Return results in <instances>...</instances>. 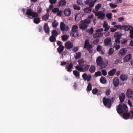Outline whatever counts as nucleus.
I'll use <instances>...</instances> for the list:
<instances>
[{"mask_svg":"<svg viewBox=\"0 0 133 133\" xmlns=\"http://www.w3.org/2000/svg\"><path fill=\"white\" fill-rule=\"evenodd\" d=\"M26 15L27 17L29 18L30 19H32L35 17H38V14L36 12L32 11L30 9H28L27 10L26 12Z\"/></svg>","mask_w":133,"mask_h":133,"instance_id":"1","label":"nucleus"},{"mask_svg":"<svg viewBox=\"0 0 133 133\" xmlns=\"http://www.w3.org/2000/svg\"><path fill=\"white\" fill-rule=\"evenodd\" d=\"M117 110L118 113L119 114L122 113L124 111L127 112L128 111V108L125 104L122 105L119 104L117 107Z\"/></svg>","mask_w":133,"mask_h":133,"instance_id":"2","label":"nucleus"},{"mask_svg":"<svg viewBox=\"0 0 133 133\" xmlns=\"http://www.w3.org/2000/svg\"><path fill=\"white\" fill-rule=\"evenodd\" d=\"M96 62L98 65H100V68L101 69L105 67L106 64L103 63V61L102 57L100 56H98L97 58Z\"/></svg>","mask_w":133,"mask_h":133,"instance_id":"3","label":"nucleus"},{"mask_svg":"<svg viewBox=\"0 0 133 133\" xmlns=\"http://www.w3.org/2000/svg\"><path fill=\"white\" fill-rule=\"evenodd\" d=\"M78 26L76 25H73L72 28V30L71 31V35L72 37H75L78 36Z\"/></svg>","mask_w":133,"mask_h":133,"instance_id":"4","label":"nucleus"},{"mask_svg":"<svg viewBox=\"0 0 133 133\" xmlns=\"http://www.w3.org/2000/svg\"><path fill=\"white\" fill-rule=\"evenodd\" d=\"M103 103L104 105L108 108H110L111 105V100L110 98L104 97L103 99Z\"/></svg>","mask_w":133,"mask_h":133,"instance_id":"5","label":"nucleus"},{"mask_svg":"<svg viewBox=\"0 0 133 133\" xmlns=\"http://www.w3.org/2000/svg\"><path fill=\"white\" fill-rule=\"evenodd\" d=\"M90 23L89 20L85 19L82 21L81 23L79 25V28L82 29H85L87 27V24Z\"/></svg>","mask_w":133,"mask_h":133,"instance_id":"6","label":"nucleus"},{"mask_svg":"<svg viewBox=\"0 0 133 133\" xmlns=\"http://www.w3.org/2000/svg\"><path fill=\"white\" fill-rule=\"evenodd\" d=\"M95 15L99 19H103L105 18V14L102 11H98L95 12Z\"/></svg>","mask_w":133,"mask_h":133,"instance_id":"7","label":"nucleus"},{"mask_svg":"<svg viewBox=\"0 0 133 133\" xmlns=\"http://www.w3.org/2000/svg\"><path fill=\"white\" fill-rule=\"evenodd\" d=\"M126 95L129 98H131L133 97V91L131 89H129L127 90Z\"/></svg>","mask_w":133,"mask_h":133,"instance_id":"8","label":"nucleus"},{"mask_svg":"<svg viewBox=\"0 0 133 133\" xmlns=\"http://www.w3.org/2000/svg\"><path fill=\"white\" fill-rule=\"evenodd\" d=\"M111 42V40L110 38H108L105 39L104 40L105 45L106 46L109 45L111 46L112 44Z\"/></svg>","mask_w":133,"mask_h":133,"instance_id":"9","label":"nucleus"},{"mask_svg":"<svg viewBox=\"0 0 133 133\" xmlns=\"http://www.w3.org/2000/svg\"><path fill=\"white\" fill-rule=\"evenodd\" d=\"M60 29L62 31H67L69 29V28L68 26H66L63 22H62L60 24Z\"/></svg>","mask_w":133,"mask_h":133,"instance_id":"10","label":"nucleus"},{"mask_svg":"<svg viewBox=\"0 0 133 133\" xmlns=\"http://www.w3.org/2000/svg\"><path fill=\"white\" fill-rule=\"evenodd\" d=\"M84 44V48H87V49H88L92 47V45L90 44L89 41L88 39H87L85 41Z\"/></svg>","mask_w":133,"mask_h":133,"instance_id":"11","label":"nucleus"},{"mask_svg":"<svg viewBox=\"0 0 133 133\" xmlns=\"http://www.w3.org/2000/svg\"><path fill=\"white\" fill-rule=\"evenodd\" d=\"M85 4L89 5L91 7H93L95 3V2L93 0H87L85 2Z\"/></svg>","mask_w":133,"mask_h":133,"instance_id":"12","label":"nucleus"},{"mask_svg":"<svg viewBox=\"0 0 133 133\" xmlns=\"http://www.w3.org/2000/svg\"><path fill=\"white\" fill-rule=\"evenodd\" d=\"M96 32V33H94L93 35V37L95 38H101L103 35V33L102 32Z\"/></svg>","mask_w":133,"mask_h":133,"instance_id":"13","label":"nucleus"},{"mask_svg":"<svg viewBox=\"0 0 133 133\" xmlns=\"http://www.w3.org/2000/svg\"><path fill=\"white\" fill-rule=\"evenodd\" d=\"M119 82L118 79L116 77L113 80V84L115 87H117L119 84Z\"/></svg>","mask_w":133,"mask_h":133,"instance_id":"14","label":"nucleus"},{"mask_svg":"<svg viewBox=\"0 0 133 133\" xmlns=\"http://www.w3.org/2000/svg\"><path fill=\"white\" fill-rule=\"evenodd\" d=\"M122 28H123L125 30L128 31L133 29V27L132 26L130 25H123L121 27V29Z\"/></svg>","mask_w":133,"mask_h":133,"instance_id":"15","label":"nucleus"},{"mask_svg":"<svg viewBox=\"0 0 133 133\" xmlns=\"http://www.w3.org/2000/svg\"><path fill=\"white\" fill-rule=\"evenodd\" d=\"M73 67V64L72 63H71L68 65L66 66L65 67V69L66 70L69 72H70L72 71L71 69Z\"/></svg>","mask_w":133,"mask_h":133,"instance_id":"16","label":"nucleus"},{"mask_svg":"<svg viewBox=\"0 0 133 133\" xmlns=\"http://www.w3.org/2000/svg\"><path fill=\"white\" fill-rule=\"evenodd\" d=\"M65 46L66 48L70 49L73 46V45L71 42H67L65 44Z\"/></svg>","mask_w":133,"mask_h":133,"instance_id":"17","label":"nucleus"},{"mask_svg":"<svg viewBox=\"0 0 133 133\" xmlns=\"http://www.w3.org/2000/svg\"><path fill=\"white\" fill-rule=\"evenodd\" d=\"M125 94L123 93H121L119 95V98L121 103H122L124 101L125 98Z\"/></svg>","mask_w":133,"mask_h":133,"instance_id":"18","label":"nucleus"},{"mask_svg":"<svg viewBox=\"0 0 133 133\" xmlns=\"http://www.w3.org/2000/svg\"><path fill=\"white\" fill-rule=\"evenodd\" d=\"M82 77L85 80H87L88 81H89L91 78V76L88 75L86 74H84L82 75Z\"/></svg>","mask_w":133,"mask_h":133,"instance_id":"19","label":"nucleus"},{"mask_svg":"<svg viewBox=\"0 0 133 133\" xmlns=\"http://www.w3.org/2000/svg\"><path fill=\"white\" fill-rule=\"evenodd\" d=\"M103 27L104 28V31H105L108 30L110 28V26L108 25V23L105 21H104V22Z\"/></svg>","mask_w":133,"mask_h":133,"instance_id":"20","label":"nucleus"},{"mask_svg":"<svg viewBox=\"0 0 133 133\" xmlns=\"http://www.w3.org/2000/svg\"><path fill=\"white\" fill-rule=\"evenodd\" d=\"M71 13V10L69 8H66L64 10V13L66 16L70 15Z\"/></svg>","mask_w":133,"mask_h":133,"instance_id":"21","label":"nucleus"},{"mask_svg":"<svg viewBox=\"0 0 133 133\" xmlns=\"http://www.w3.org/2000/svg\"><path fill=\"white\" fill-rule=\"evenodd\" d=\"M131 58V54H129L128 55L125 56L124 58V61L125 62H127Z\"/></svg>","mask_w":133,"mask_h":133,"instance_id":"22","label":"nucleus"},{"mask_svg":"<svg viewBox=\"0 0 133 133\" xmlns=\"http://www.w3.org/2000/svg\"><path fill=\"white\" fill-rule=\"evenodd\" d=\"M44 29L46 33H49V29L47 23H45L44 24Z\"/></svg>","mask_w":133,"mask_h":133,"instance_id":"23","label":"nucleus"},{"mask_svg":"<svg viewBox=\"0 0 133 133\" xmlns=\"http://www.w3.org/2000/svg\"><path fill=\"white\" fill-rule=\"evenodd\" d=\"M123 117L125 119H127L129 118H131V116L128 113H124L123 115Z\"/></svg>","mask_w":133,"mask_h":133,"instance_id":"24","label":"nucleus"},{"mask_svg":"<svg viewBox=\"0 0 133 133\" xmlns=\"http://www.w3.org/2000/svg\"><path fill=\"white\" fill-rule=\"evenodd\" d=\"M66 3L65 0H61L58 3L59 6H65Z\"/></svg>","mask_w":133,"mask_h":133,"instance_id":"25","label":"nucleus"},{"mask_svg":"<svg viewBox=\"0 0 133 133\" xmlns=\"http://www.w3.org/2000/svg\"><path fill=\"white\" fill-rule=\"evenodd\" d=\"M116 71V69H114L108 72V74L110 76H113L115 74Z\"/></svg>","mask_w":133,"mask_h":133,"instance_id":"26","label":"nucleus"},{"mask_svg":"<svg viewBox=\"0 0 133 133\" xmlns=\"http://www.w3.org/2000/svg\"><path fill=\"white\" fill-rule=\"evenodd\" d=\"M120 78L122 80L125 81L127 79L128 76L127 75L124 74H122L121 75Z\"/></svg>","mask_w":133,"mask_h":133,"instance_id":"27","label":"nucleus"},{"mask_svg":"<svg viewBox=\"0 0 133 133\" xmlns=\"http://www.w3.org/2000/svg\"><path fill=\"white\" fill-rule=\"evenodd\" d=\"M79 64L81 66H84L86 64V62L82 59H80L78 61Z\"/></svg>","mask_w":133,"mask_h":133,"instance_id":"28","label":"nucleus"},{"mask_svg":"<svg viewBox=\"0 0 133 133\" xmlns=\"http://www.w3.org/2000/svg\"><path fill=\"white\" fill-rule=\"evenodd\" d=\"M34 19V22L36 24H38L39 23L40 21V19L37 17H35Z\"/></svg>","mask_w":133,"mask_h":133,"instance_id":"29","label":"nucleus"},{"mask_svg":"<svg viewBox=\"0 0 133 133\" xmlns=\"http://www.w3.org/2000/svg\"><path fill=\"white\" fill-rule=\"evenodd\" d=\"M81 53L79 52L76 53V55H74L75 58L76 59H79L81 57Z\"/></svg>","mask_w":133,"mask_h":133,"instance_id":"30","label":"nucleus"},{"mask_svg":"<svg viewBox=\"0 0 133 133\" xmlns=\"http://www.w3.org/2000/svg\"><path fill=\"white\" fill-rule=\"evenodd\" d=\"M91 7H88L85 8L84 9V11L85 13H90L91 11Z\"/></svg>","mask_w":133,"mask_h":133,"instance_id":"31","label":"nucleus"},{"mask_svg":"<svg viewBox=\"0 0 133 133\" xmlns=\"http://www.w3.org/2000/svg\"><path fill=\"white\" fill-rule=\"evenodd\" d=\"M95 66L94 65H92L89 69V71L91 72H95Z\"/></svg>","mask_w":133,"mask_h":133,"instance_id":"32","label":"nucleus"},{"mask_svg":"<svg viewBox=\"0 0 133 133\" xmlns=\"http://www.w3.org/2000/svg\"><path fill=\"white\" fill-rule=\"evenodd\" d=\"M127 52L126 49L125 48H122L121 49L119 52V54L122 55H124Z\"/></svg>","mask_w":133,"mask_h":133,"instance_id":"33","label":"nucleus"},{"mask_svg":"<svg viewBox=\"0 0 133 133\" xmlns=\"http://www.w3.org/2000/svg\"><path fill=\"white\" fill-rule=\"evenodd\" d=\"M80 14L79 13H77L75 15V19L76 21H78L80 20L81 18Z\"/></svg>","mask_w":133,"mask_h":133,"instance_id":"34","label":"nucleus"},{"mask_svg":"<svg viewBox=\"0 0 133 133\" xmlns=\"http://www.w3.org/2000/svg\"><path fill=\"white\" fill-rule=\"evenodd\" d=\"M69 36L65 35L62 36H61L62 40L63 41H66L69 38Z\"/></svg>","mask_w":133,"mask_h":133,"instance_id":"35","label":"nucleus"},{"mask_svg":"<svg viewBox=\"0 0 133 133\" xmlns=\"http://www.w3.org/2000/svg\"><path fill=\"white\" fill-rule=\"evenodd\" d=\"M64 48V47L63 46L61 45L60 46H59V47L57 49V50L58 52L60 53L61 52H62Z\"/></svg>","mask_w":133,"mask_h":133,"instance_id":"36","label":"nucleus"},{"mask_svg":"<svg viewBox=\"0 0 133 133\" xmlns=\"http://www.w3.org/2000/svg\"><path fill=\"white\" fill-rule=\"evenodd\" d=\"M73 73L77 78H79V73L77 71L74 70L73 71Z\"/></svg>","mask_w":133,"mask_h":133,"instance_id":"37","label":"nucleus"},{"mask_svg":"<svg viewBox=\"0 0 133 133\" xmlns=\"http://www.w3.org/2000/svg\"><path fill=\"white\" fill-rule=\"evenodd\" d=\"M100 80L101 82L103 84H105L106 83V80L104 77H102Z\"/></svg>","mask_w":133,"mask_h":133,"instance_id":"38","label":"nucleus"},{"mask_svg":"<svg viewBox=\"0 0 133 133\" xmlns=\"http://www.w3.org/2000/svg\"><path fill=\"white\" fill-rule=\"evenodd\" d=\"M121 34L119 32H116L115 33L114 35V37L118 38L121 37Z\"/></svg>","mask_w":133,"mask_h":133,"instance_id":"39","label":"nucleus"},{"mask_svg":"<svg viewBox=\"0 0 133 133\" xmlns=\"http://www.w3.org/2000/svg\"><path fill=\"white\" fill-rule=\"evenodd\" d=\"M50 41L51 42H55L56 41V39L55 36L52 35L49 38Z\"/></svg>","mask_w":133,"mask_h":133,"instance_id":"40","label":"nucleus"},{"mask_svg":"<svg viewBox=\"0 0 133 133\" xmlns=\"http://www.w3.org/2000/svg\"><path fill=\"white\" fill-rule=\"evenodd\" d=\"M109 6L112 9H114L117 7L118 6L117 5L110 3L109 4Z\"/></svg>","mask_w":133,"mask_h":133,"instance_id":"41","label":"nucleus"},{"mask_svg":"<svg viewBox=\"0 0 133 133\" xmlns=\"http://www.w3.org/2000/svg\"><path fill=\"white\" fill-rule=\"evenodd\" d=\"M52 26L53 27H56L58 25L57 22L56 20H54L52 22Z\"/></svg>","mask_w":133,"mask_h":133,"instance_id":"42","label":"nucleus"},{"mask_svg":"<svg viewBox=\"0 0 133 133\" xmlns=\"http://www.w3.org/2000/svg\"><path fill=\"white\" fill-rule=\"evenodd\" d=\"M73 7L74 9L75 10H79L81 9L80 6L76 4H74L73 5Z\"/></svg>","mask_w":133,"mask_h":133,"instance_id":"43","label":"nucleus"},{"mask_svg":"<svg viewBox=\"0 0 133 133\" xmlns=\"http://www.w3.org/2000/svg\"><path fill=\"white\" fill-rule=\"evenodd\" d=\"M92 87L90 83H89L87 87V91H88L91 90L92 89Z\"/></svg>","mask_w":133,"mask_h":133,"instance_id":"44","label":"nucleus"},{"mask_svg":"<svg viewBox=\"0 0 133 133\" xmlns=\"http://www.w3.org/2000/svg\"><path fill=\"white\" fill-rule=\"evenodd\" d=\"M102 6L101 4H98L96 5L95 7V9L96 11H98L99 8Z\"/></svg>","mask_w":133,"mask_h":133,"instance_id":"45","label":"nucleus"},{"mask_svg":"<svg viewBox=\"0 0 133 133\" xmlns=\"http://www.w3.org/2000/svg\"><path fill=\"white\" fill-rule=\"evenodd\" d=\"M112 13H109L106 14V16L108 19H110L112 18Z\"/></svg>","mask_w":133,"mask_h":133,"instance_id":"46","label":"nucleus"},{"mask_svg":"<svg viewBox=\"0 0 133 133\" xmlns=\"http://www.w3.org/2000/svg\"><path fill=\"white\" fill-rule=\"evenodd\" d=\"M49 17V15L47 14L46 15L43 16L42 17V18L43 20H46L48 19Z\"/></svg>","mask_w":133,"mask_h":133,"instance_id":"47","label":"nucleus"},{"mask_svg":"<svg viewBox=\"0 0 133 133\" xmlns=\"http://www.w3.org/2000/svg\"><path fill=\"white\" fill-rule=\"evenodd\" d=\"M58 35V33L55 30H53L52 33V35L53 36H57Z\"/></svg>","mask_w":133,"mask_h":133,"instance_id":"48","label":"nucleus"},{"mask_svg":"<svg viewBox=\"0 0 133 133\" xmlns=\"http://www.w3.org/2000/svg\"><path fill=\"white\" fill-rule=\"evenodd\" d=\"M130 38H133V29L130 30Z\"/></svg>","mask_w":133,"mask_h":133,"instance_id":"49","label":"nucleus"},{"mask_svg":"<svg viewBox=\"0 0 133 133\" xmlns=\"http://www.w3.org/2000/svg\"><path fill=\"white\" fill-rule=\"evenodd\" d=\"M114 46L115 48L116 49L118 50L120 48L119 43H116L114 44Z\"/></svg>","mask_w":133,"mask_h":133,"instance_id":"50","label":"nucleus"},{"mask_svg":"<svg viewBox=\"0 0 133 133\" xmlns=\"http://www.w3.org/2000/svg\"><path fill=\"white\" fill-rule=\"evenodd\" d=\"M103 34L105 36L107 37L110 35V32L107 31L103 33Z\"/></svg>","mask_w":133,"mask_h":133,"instance_id":"51","label":"nucleus"},{"mask_svg":"<svg viewBox=\"0 0 133 133\" xmlns=\"http://www.w3.org/2000/svg\"><path fill=\"white\" fill-rule=\"evenodd\" d=\"M59 11V9L58 8H54L52 10V11L54 13H56L57 12Z\"/></svg>","mask_w":133,"mask_h":133,"instance_id":"52","label":"nucleus"},{"mask_svg":"<svg viewBox=\"0 0 133 133\" xmlns=\"http://www.w3.org/2000/svg\"><path fill=\"white\" fill-rule=\"evenodd\" d=\"M95 75L96 76H101L102 75L101 72L100 71L96 72L95 73Z\"/></svg>","mask_w":133,"mask_h":133,"instance_id":"53","label":"nucleus"},{"mask_svg":"<svg viewBox=\"0 0 133 133\" xmlns=\"http://www.w3.org/2000/svg\"><path fill=\"white\" fill-rule=\"evenodd\" d=\"M128 41L127 39H123L122 40H121V42L122 44H124L127 43Z\"/></svg>","mask_w":133,"mask_h":133,"instance_id":"54","label":"nucleus"},{"mask_svg":"<svg viewBox=\"0 0 133 133\" xmlns=\"http://www.w3.org/2000/svg\"><path fill=\"white\" fill-rule=\"evenodd\" d=\"M114 52V50L112 48H111L110 49L109 51V55L112 54Z\"/></svg>","mask_w":133,"mask_h":133,"instance_id":"55","label":"nucleus"},{"mask_svg":"<svg viewBox=\"0 0 133 133\" xmlns=\"http://www.w3.org/2000/svg\"><path fill=\"white\" fill-rule=\"evenodd\" d=\"M110 89H108L106 90L105 94L106 95H110Z\"/></svg>","mask_w":133,"mask_h":133,"instance_id":"56","label":"nucleus"},{"mask_svg":"<svg viewBox=\"0 0 133 133\" xmlns=\"http://www.w3.org/2000/svg\"><path fill=\"white\" fill-rule=\"evenodd\" d=\"M102 49V46L100 45L98 46L97 48V50L98 51H101Z\"/></svg>","mask_w":133,"mask_h":133,"instance_id":"57","label":"nucleus"},{"mask_svg":"<svg viewBox=\"0 0 133 133\" xmlns=\"http://www.w3.org/2000/svg\"><path fill=\"white\" fill-rule=\"evenodd\" d=\"M94 16L93 15H90L88 17V19H86L87 20H89L90 21V22L91 21V19H92L93 18Z\"/></svg>","mask_w":133,"mask_h":133,"instance_id":"58","label":"nucleus"},{"mask_svg":"<svg viewBox=\"0 0 133 133\" xmlns=\"http://www.w3.org/2000/svg\"><path fill=\"white\" fill-rule=\"evenodd\" d=\"M103 30V28H101V29H98L96 30L95 31V32H101Z\"/></svg>","mask_w":133,"mask_h":133,"instance_id":"59","label":"nucleus"},{"mask_svg":"<svg viewBox=\"0 0 133 133\" xmlns=\"http://www.w3.org/2000/svg\"><path fill=\"white\" fill-rule=\"evenodd\" d=\"M97 92V89L96 88L92 90V92L93 94H96Z\"/></svg>","mask_w":133,"mask_h":133,"instance_id":"60","label":"nucleus"},{"mask_svg":"<svg viewBox=\"0 0 133 133\" xmlns=\"http://www.w3.org/2000/svg\"><path fill=\"white\" fill-rule=\"evenodd\" d=\"M94 32V30L92 28H91L89 31V33L90 35L92 34Z\"/></svg>","mask_w":133,"mask_h":133,"instance_id":"61","label":"nucleus"},{"mask_svg":"<svg viewBox=\"0 0 133 133\" xmlns=\"http://www.w3.org/2000/svg\"><path fill=\"white\" fill-rule=\"evenodd\" d=\"M118 19L119 22H121L124 21V18L123 17H121L119 18Z\"/></svg>","mask_w":133,"mask_h":133,"instance_id":"62","label":"nucleus"},{"mask_svg":"<svg viewBox=\"0 0 133 133\" xmlns=\"http://www.w3.org/2000/svg\"><path fill=\"white\" fill-rule=\"evenodd\" d=\"M110 31L111 32H114L117 30V29L114 28H110Z\"/></svg>","mask_w":133,"mask_h":133,"instance_id":"63","label":"nucleus"},{"mask_svg":"<svg viewBox=\"0 0 133 133\" xmlns=\"http://www.w3.org/2000/svg\"><path fill=\"white\" fill-rule=\"evenodd\" d=\"M102 72L103 75L105 76L107 74V73L105 70H102Z\"/></svg>","mask_w":133,"mask_h":133,"instance_id":"64","label":"nucleus"}]
</instances>
